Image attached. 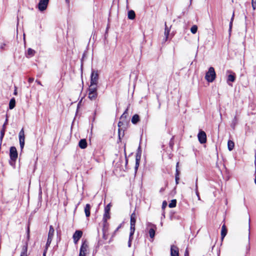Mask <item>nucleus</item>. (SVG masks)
<instances>
[{
    "instance_id": "f257e3e1",
    "label": "nucleus",
    "mask_w": 256,
    "mask_h": 256,
    "mask_svg": "<svg viewBox=\"0 0 256 256\" xmlns=\"http://www.w3.org/2000/svg\"><path fill=\"white\" fill-rule=\"evenodd\" d=\"M10 164L12 166H14L16 164V160L18 158V152L17 150L14 146H12L10 150Z\"/></svg>"
},
{
    "instance_id": "f03ea898",
    "label": "nucleus",
    "mask_w": 256,
    "mask_h": 256,
    "mask_svg": "<svg viewBox=\"0 0 256 256\" xmlns=\"http://www.w3.org/2000/svg\"><path fill=\"white\" fill-rule=\"evenodd\" d=\"M216 74L213 67H210L206 73L205 78L209 82H212L216 78Z\"/></svg>"
},
{
    "instance_id": "7ed1b4c3",
    "label": "nucleus",
    "mask_w": 256,
    "mask_h": 256,
    "mask_svg": "<svg viewBox=\"0 0 256 256\" xmlns=\"http://www.w3.org/2000/svg\"><path fill=\"white\" fill-rule=\"evenodd\" d=\"M98 96L97 87L90 86L88 88V98L91 100H95Z\"/></svg>"
},
{
    "instance_id": "20e7f679",
    "label": "nucleus",
    "mask_w": 256,
    "mask_h": 256,
    "mask_svg": "<svg viewBox=\"0 0 256 256\" xmlns=\"http://www.w3.org/2000/svg\"><path fill=\"white\" fill-rule=\"evenodd\" d=\"M98 72L92 71L91 74L90 85V86H96L98 82Z\"/></svg>"
},
{
    "instance_id": "39448f33",
    "label": "nucleus",
    "mask_w": 256,
    "mask_h": 256,
    "mask_svg": "<svg viewBox=\"0 0 256 256\" xmlns=\"http://www.w3.org/2000/svg\"><path fill=\"white\" fill-rule=\"evenodd\" d=\"M136 222V215L134 212L130 216V232L131 235L134 234L135 232V224Z\"/></svg>"
},
{
    "instance_id": "423d86ee",
    "label": "nucleus",
    "mask_w": 256,
    "mask_h": 256,
    "mask_svg": "<svg viewBox=\"0 0 256 256\" xmlns=\"http://www.w3.org/2000/svg\"><path fill=\"white\" fill-rule=\"evenodd\" d=\"M88 248V246L86 241H84L80 248L79 256H86Z\"/></svg>"
},
{
    "instance_id": "0eeeda50",
    "label": "nucleus",
    "mask_w": 256,
    "mask_h": 256,
    "mask_svg": "<svg viewBox=\"0 0 256 256\" xmlns=\"http://www.w3.org/2000/svg\"><path fill=\"white\" fill-rule=\"evenodd\" d=\"M49 0H40L38 4V8L40 12L46 10L47 8Z\"/></svg>"
},
{
    "instance_id": "6e6552de",
    "label": "nucleus",
    "mask_w": 256,
    "mask_h": 256,
    "mask_svg": "<svg viewBox=\"0 0 256 256\" xmlns=\"http://www.w3.org/2000/svg\"><path fill=\"white\" fill-rule=\"evenodd\" d=\"M198 140L200 144H204L206 142V132L200 130L198 135Z\"/></svg>"
},
{
    "instance_id": "1a4fd4ad",
    "label": "nucleus",
    "mask_w": 256,
    "mask_h": 256,
    "mask_svg": "<svg viewBox=\"0 0 256 256\" xmlns=\"http://www.w3.org/2000/svg\"><path fill=\"white\" fill-rule=\"evenodd\" d=\"M82 234L81 230H76L73 235L74 242L75 244H77L78 240L80 238Z\"/></svg>"
},
{
    "instance_id": "9d476101",
    "label": "nucleus",
    "mask_w": 256,
    "mask_h": 256,
    "mask_svg": "<svg viewBox=\"0 0 256 256\" xmlns=\"http://www.w3.org/2000/svg\"><path fill=\"white\" fill-rule=\"evenodd\" d=\"M227 73H230L228 76L227 83L229 86H232L230 82H234L236 80V76L234 73L230 71H227Z\"/></svg>"
},
{
    "instance_id": "9b49d317",
    "label": "nucleus",
    "mask_w": 256,
    "mask_h": 256,
    "mask_svg": "<svg viewBox=\"0 0 256 256\" xmlns=\"http://www.w3.org/2000/svg\"><path fill=\"white\" fill-rule=\"evenodd\" d=\"M171 256H179L178 248L172 245L170 248Z\"/></svg>"
},
{
    "instance_id": "f8f14e48",
    "label": "nucleus",
    "mask_w": 256,
    "mask_h": 256,
    "mask_svg": "<svg viewBox=\"0 0 256 256\" xmlns=\"http://www.w3.org/2000/svg\"><path fill=\"white\" fill-rule=\"evenodd\" d=\"M28 243L26 242V244L22 246L20 256H28Z\"/></svg>"
},
{
    "instance_id": "ddd939ff",
    "label": "nucleus",
    "mask_w": 256,
    "mask_h": 256,
    "mask_svg": "<svg viewBox=\"0 0 256 256\" xmlns=\"http://www.w3.org/2000/svg\"><path fill=\"white\" fill-rule=\"evenodd\" d=\"M7 122H8V120L6 119L5 122L4 123V124L2 126V130L0 131V144H2V139L4 138V136L5 129H6V125L7 124Z\"/></svg>"
},
{
    "instance_id": "4468645a",
    "label": "nucleus",
    "mask_w": 256,
    "mask_h": 256,
    "mask_svg": "<svg viewBox=\"0 0 256 256\" xmlns=\"http://www.w3.org/2000/svg\"><path fill=\"white\" fill-rule=\"evenodd\" d=\"M156 228V226L153 225L152 228L150 229L148 233L151 238H154V237Z\"/></svg>"
},
{
    "instance_id": "2eb2a0df",
    "label": "nucleus",
    "mask_w": 256,
    "mask_h": 256,
    "mask_svg": "<svg viewBox=\"0 0 256 256\" xmlns=\"http://www.w3.org/2000/svg\"><path fill=\"white\" fill-rule=\"evenodd\" d=\"M79 146L81 148H85L87 146V142L85 139H82L80 140L78 144Z\"/></svg>"
},
{
    "instance_id": "dca6fc26",
    "label": "nucleus",
    "mask_w": 256,
    "mask_h": 256,
    "mask_svg": "<svg viewBox=\"0 0 256 256\" xmlns=\"http://www.w3.org/2000/svg\"><path fill=\"white\" fill-rule=\"evenodd\" d=\"M54 228H53L52 226H50V227L48 238L52 240L54 235Z\"/></svg>"
},
{
    "instance_id": "f3484780",
    "label": "nucleus",
    "mask_w": 256,
    "mask_h": 256,
    "mask_svg": "<svg viewBox=\"0 0 256 256\" xmlns=\"http://www.w3.org/2000/svg\"><path fill=\"white\" fill-rule=\"evenodd\" d=\"M165 26H166L165 30H164V32L165 38L164 39V42H166L168 40V35L170 34V30L168 28L166 24H165Z\"/></svg>"
},
{
    "instance_id": "a211bd4d",
    "label": "nucleus",
    "mask_w": 256,
    "mask_h": 256,
    "mask_svg": "<svg viewBox=\"0 0 256 256\" xmlns=\"http://www.w3.org/2000/svg\"><path fill=\"white\" fill-rule=\"evenodd\" d=\"M227 233V230L226 228V227L224 224L222 227V230H221V236H222V240L225 236H226Z\"/></svg>"
},
{
    "instance_id": "6ab92c4d",
    "label": "nucleus",
    "mask_w": 256,
    "mask_h": 256,
    "mask_svg": "<svg viewBox=\"0 0 256 256\" xmlns=\"http://www.w3.org/2000/svg\"><path fill=\"white\" fill-rule=\"evenodd\" d=\"M90 204H86L84 208V212L86 217L90 216Z\"/></svg>"
},
{
    "instance_id": "aec40b11",
    "label": "nucleus",
    "mask_w": 256,
    "mask_h": 256,
    "mask_svg": "<svg viewBox=\"0 0 256 256\" xmlns=\"http://www.w3.org/2000/svg\"><path fill=\"white\" fill-rule=\"evenodd\" d=\"M19 138V142H20V145L21 148V150H22L24 146V137H18Z\"/></svg>"
},
{
    "instance_id": "412c9836",
    "label": "nucleus",
    "mask_w": 256,
    "mask_h": 256,
    "mask_svg": "<svg viewBox=\"0 0 256 256\" xmlns=\"http://www.w3.org/2000/svg\"><path fill=\"white\" fill-rule=\"evenodd\" d=\"M234 146V142L231 140H229L228 142V148L230 151H231L233 150Z\"/></svg>"
},
{
    "instance_id": "4be33fe9",
    "label": "nucleus",
    "mask_w": 256,
    "mask_h": 256,
    "mask_svg": "<svg viewBox=\"0 0 256 256\" xmlns=\"http://www.w3.org/2000/svg\"><path fill=\"white\" fill-rule=\"evenodd\" d=\"M16 105V100L14 98H12L9 103V108L10 110L13 109Z\"/></svg>"
},
{
    "instance_id": "5701e85b",
    "label": "nucleus",
    "mask_w": 256,
    "mask_h": 256,
    "mask_svg": "<svg viewBox=\"0 0 256 256\" xmlns=\"http://www.w3.org/2000/svg\"><path fill=\"white\" fill-rule=\"evenodd\" d=\"M136 16L135 12L134 10H130L128 12V18L130 20H133Z\"/></svg>"
},
{
    "instance_id": "b1692460",
    "label": "nucleus",
    "mask_w": 256,
    "mask_h": 256,
    "mask_svg": "<svg viewBox=\"0 0 256 256\" xmlns=\"http://www.w3.org/2000/svg\"><path fill=\"white\" fill-rule=\"evenodd\" d=\"M35 51L30 48H29L28 50V52H27V53H26V56H30V57H31V56H34V54H35Z\"/></svg>"
},
{
    "instance_id": "393cba45",
    "label": "nucleus",
    "mask_w": 256,
    "mask_h": 256,
    "mask_svg": "<svg viewBox=\"0 0 256 256\" xmlns=\"http://www.w3.org/2000/svg\"><path fill=\"white\" fill-rule=\"evenodd\" d=\"M139 116L138 114H134L132 118V124H136L139 121Z\"/></svg>"
},
{
    "instance_id": "a878e982",
    "label": "nucleus",
    "mask_w": 256,
    "mask_h": 256,
    "mask_svg": "<svg viewBox=\"0 0 256 256\" xmlns=\"http://www.w3.org/2000/svg\"><path fill=\"white\" fill-rule=\"evenodd\" d=\"M110 218V212H104V214L103 220L104 222H106L107 220Z\"/></svg>"
},
{
    "instance_id": "bb28decb",
    "label": "nucleus",
    "mask_w": 256,
    "mask_h": 256,
    "mask_svg": "<svg viewBox=\"0 0 256 256\" xmlns=\"http://www.w3.org/2000/svg\"><path fill=\"white\" fill-rule=\"evenodd\" d=\"M176 200H172L168 204V206L170 208H174L176 206Z\"/></svg>"
},
{
    "instance_id": "cd10ccee",
    "label": "nucleus",
    "mask_w": 256,
    "mask_h": 256,
    "mask_svg": "<svg viewBox=\"0 0 256 256\" xmlns=\"http://www.w3.org/2000/svg\"><path fill=\"white\" fill-rule=\"evenodd\" d=\"M198 30V26L196 25H194L190 28V32L192 34H194Z\"/></svg>"
},
{
    "instance_id": "c85d7f7f",
    "label": "nucleus",
    "mask_w": 256,
    "mask_h": 256,
    "mask_svg": "<svg viewBox=\"0 0 256 256\" xmlns=\"http://www.w3.org/2000/svg\"><path fill=\"white\" fill-rule=\"evenodd\" d=\"M133 235L134 234H132L131 235V232H130V236H129V240H128V246L129 248H130L131 246V245H132V241L133 239Z\"/></svg>"
},
{
    "instance_id": "c756f323",
    "label": "nucleus",
    "mask_w": 256,
    "mask_h": 256,
    "mask_svg": "<svg viewBox=\"0 0 256 256\" xmlns=\"http://www.w3.org/2000/svg\"><path fill=\"white\" fill-rule=\"evenodd\" d=\"M178 162L177 163V164H176V184H178V180H179V178H178Z\"/></svg>"
},
{
    "instance_id": "7c9ffc66",
    "label": "nucleus",
    "mask_w": 256,
    "mask_h": 256,
    "mask_svg": "<svg viewBox=\"0 0 256 256\" xmlns=\"http://www.w3.org/2000/svg\"><path fill=\"white\" fill-rule=\"evenodd\" d=\"M52 241V239L48 238L47 242H46V248H45V249L46 250H48V248L50 246V244H51Z\"/></svg>"
},
{
    "instance_id": "2f4dec72",
    "label": "nucleus",
    "mask_w": 256,
    "mask_h": 256,
    "mask_svg": "<svg viewBox=\"0 0 256 256\" xmlns=\"http://www.w3.org/2000/svg\"><path fill=\"white\" fill-rule=\"evenodd\" d=\"M197 181H198V180H196V194L198 196V199L200 200V195H199V193L198 192V184H197Z\"/></svg>"
},
{
    "instance_id": "473e14b6",
    "label": "nucleus",
    "mask_w": 256,
    "mask_h": 256,
    "mask_svg": "<svg viewBox=\"0 0 256 256\" xmlns=\"http://www.w3.org/2000/svg\"><path fill=\"white\" fill-rule=\"evenodd\" d=\"M18 137H24V128H22L19 132Z\"/></svg>"
},
{
    "instance_id": "72a5a7b5",
    "label": "nucleus",
    "mask_w": 256,
    "mask_h": 256,
    "mask_svg": "<svg viewBox=\"0 0 256 256\" xmlns=\"http://www.w3.org/2000/svg\"><path fill=\"white\" fill-rule=\"evenodd\" d=\"M110 204H109L104 208V212H110Z\"/></svg>"
},
{
    "instance_id": "f704fd0d",
    "label": "nucleus",
    "mask_w": 256,
    "mask_h": 256,
    "mask_svg": "<svg viewBox=\"0 0 256 256\" xmlns=\"http://www.w3.org/2000/svg\"><path fill=\"white\" fill-rule=\"evenodd\" d=\"M252 6L254 10L256 8V0H252Z\"/></svg>"
},
{
    "instance_id": "c9c22d12",
    "label": "nucleus",
    "mask_w": 256,
    "mask_h": 256,
    "mask_svg": "<svg viewBox=\"0 0 256 256\" xmlns=\"http://www.w3.org/2000/svg\"><path fill=\"white\" fill-rule=\"evenodd\" d=\"M234 13H233L232 18H231V21H230V30L231 29H232V20H234Z\"/></svg>"
},
{
    "instance_id": "e433bc0d",
    "label": "nucleus",
    "mask_w": 256,
    "mask_h": 256,
    "mask_svg": "<svg viewBox=\"0 0 256 256\" xmlns=\"http://www.w3.org/2000/svg\"><path fill=\"white\" fill-rule=\"evenodd\" d=\"M123 125V122L121 121H120L118 123V126L119 127L118 132L120 133V130L121 129L122 126Z\"/></svg>"
},
{
    "instance_id": "4c0bfd02",
    "label": "nucleus",
    "mask_w": 256,
    "mask_h": 256,
    "mask_svg": "<svg viewBox=\"0 0 256 256\" xmlns=\"http://www.w3.org/2000/svg\"><path fill=\"white\" fill-rule=\"evenodd\" d=\"M167 206V202L166 201H164L162 204V208L164 209Z\"/></svg>"
},
{
    "instance_id": "58836bf2",
    "label": "nucleus",
    "mask_w": 256,
    "mask_h": 256,
    "mask_svg": "<svg viewBox=\"0 0 256 256\" xmlns=\"http://www.w3.org/2000/svg\"><path fill=\"white\" fill-rule=\"evenodd\" d=\"M250 224L249 223L248 224V242H250Z\"/></svg>"
},
{
    "instance_id": "ea45409f",
    "label": "nucleus",
    "mask_w": 256,
    "mask_h": 256,
    "mask_svg": "<svg viewBox=\"0 0 256 256\" xmlns=\"http://www.w3.org/2000/svg\"><path fill=\"white\" fill-rule=\"evenodd\" d=\"M6 44L4 43H2L0 44V48L2 49V50H4V47L6 46Z\"/></svg>"
},
{
    "instance_id": "a19ab883",
    "label": "nucleus",
    "mask_w": 256,
    "mask_h": 256,
    "mask_svg": "<svg viewBox=\"0 0 256 256\" xmlns=\"http://www.w3.org/2000/svg\"><path fill=\"white\" fill-rule=\"evenodd\" d=\"M126 110L125 111V112L122 114V115L120 117V119L122 120V118H126Z\"/></svg>"
},
{
    "instance_id": "79ce46f5",
    "label": "nucleus",
    "mask_w": 256,
    "mask_h": 256,
    "mask_svg": "<svg viewBox=\"0 0 256 256\" xmlns=\"http://www.w3.org/2000/svg\"><path fill=\"white\" fill-rule=\"evenodd\" d=\"M184 256H188V251L187 248L185 251Z\"/></svg>"
},
{
    "instance_id": "37998d69",
    "label": "nucleus",
    "mask_w": 256,
    "mask_h": 256,
    "mask_svg": "<svg viewBox=\"0 0 256 256\" xmlns=\"http://www.w3.org/2000/svg\"><path fill=\"white\" fill-rule=\"evenodd\" d=\"M34 80V78H28V82H29L30 83L32 82Z\"/></svg>"
},
{
    "instance_id": "c03bdc74",
    "label": "nucleus",
    "mask_w": 256,
    "mask_h": 256,
    "mask_svg": "<svg viewBox=\"0 0 256 256\" xmlns=\"http://www.w3.org/2000/svg\"><path fill=\"white\" fill-rule=\"evenodd\" d=\"M138 164H139V162H138V160L136 158V168H137L138 166Z\"/></svg>"
},
{
    "instance_id": "a18cd8bd",
    "label": "nucleus",
    "mask_w": 256,
    "mask_h": 256,
    "mask_svg": "<svg viewBox=\"0 0 256 256\" xmlns=\"http://www.w3.org/2000/svg\"><path fill=\"white\" fill-rule=\"evenodd\" d=\"M47 250L46 249L44 250V253H43V256H46V253Z\"/></svg>"
},
{
    "instance_id": "49530a36",
    "label": "nucleus",
    "mask_w": 256,
    "mask_h": 256,
    "mask_svg": "<svg viewBox=\"0 0 256 256\" xmlns=\"http://www.w3.org/2000/svg\"><path fill=\"white\" fill-rule=\"evenodd\" d=\"M36 82L39 84V85H40V86H42V83L38 81V80H36Z\"/></svg>"
},
{
    "instance_id": "de8ad7c7",
    "label": "nucleus",
    "mask_w": 256,
    "mask_h": 256,
    "mask_svg": "<svg viewBox=\"0 0 256 256\" xmlns=\"http://www.w3.org/2000/svg\"><path fill=\"white\" fill-rule=\"evenodd\" d=\"M14 95H16L17 94V91H16V88L15 87V90H14Z\"/></svg>"
},
{
    "instance_id": "09e8293b",
    "label": "nucleus",
    "mask_w": 256,
    "mask_h": 256,
    "mask_svg": "<svg viewBox=\"0 0 256 256\" xmlns=\"http://www.w3.org/2000/svg\"><path fill=\"white\" fill-rule=\"evenodd\" d=\"M121 226H122V224H120L118 226V228H116V231H115V232L118 231V230L121 228Z\"/></svg>"
},
{
    "instance_id": "8fccbe9b",
    "label": "nucleus",
    "mask_w": 256,
    "mask_h": 256,
    "mask_svg": "<svg viewBox=\"0 0 256 256\" xmlns=\"http://www.w3.org/2000/svg\"><path fill=\"white\" fill-rule=\"evenodd\" d=\"M30 234H27V236H26L28 240H30Z\"/></svg>"
},
{
    "instance_id": "3c124183",
    "label": "nucleus",
    "mask_w": 256,
    "mask_h": 256,
    "mask_svg": "<svg viewBox=\"0 0 256 256\" xmlns=\"http://www.w3.org/2000/svg\"><path fill=\"white\" fill-rule=\"evenodd\" d=\"M30 234V228H29V227L28 228V230H27V234Z\"/></svg>"
},
{
    "instance_id": "603ef678",
    "label": "nucleus",
    "mask_w": 256,
    "mask_h": 256,
    "mask_svg": "<svg viewBox=\"0 0 256 256\" xmlns=\"http://www.w3.org/2000/svg\"><path fill=\"white\" fill-rule=\"evenodd\" d=\"M254 182L256 184V176H255V179H254Z\"/></svg>"
},
{
    "instance_id": "864d4df0",
    "label": "nucleus",
    "mask_w": 256,
    "mask_h": 256,
    "mask_svg": "<svg viewBox=\"0 0 256 256\" xmlns=\"http://www.w3.org/2000/svg\"><path fill=\"white\" fill-rule=\"evenodd\" d=\"M66 0V2H68V0Z\"/></svg>"
}]
</instances>
